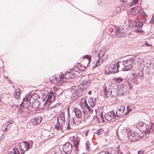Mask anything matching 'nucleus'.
Instances as JSON below:
<instances>
[{"label":"nucleus","instance_id":"obj_1","mask_svg":"<svg viewBox=\"0 0 154 154\" xmlns=\"http://www.w3.org/2000/svg\"><path fill=\"white\" fill-rule=\"evenodd\" d=\"M132 87L129 82L128 81H125L124 83L120 85L118 87L119 95L125 96L128 93V91L131 89Z\"/></svg>","mask_w":154,"mask_h":154},{"label":"nucleus","instance_id":"obj_2","mask_svg":"<svg viewBox=\"0 0 154 154\" xmlns=\"http://www.w3.org/2000/svg\"><path fill=\"white\" fill-rule=\"evenodd\" d=\"M128 14L131 16H134L138 15H141L143 16L144 18H145L147 16L143 10L138 6L132 8L129 10Z\"/></svg>","mask_w":154,"mask_h":154},{"label":"nucleus","instance_id":"obj_3","mask_svg":"<svg viewBox=\"0 0 154 154\" xmlns=\"http://www.w3.org/2000/svg\"><path fill=\"white\" fill-rule=\"evenodd\" d=\"M134 60L132 58H129L123 61V64L125 66L122 69L123 71H127L134 68Z\"/></svg>","mask_w":154,"mask_h":154},{"label":"nucleus","instance_id":"obj_4","mask_svg":"<svg viewBox=\"0 0 154 154\" xmlns=\"http://www.w3.org/2000/svg\"><path fill=\"white\" fill-rule=\"evenodd\" d=\"M39 98V96L38 95L36 94L32 95H26L25 96V97L23 100L22 103H23L27 101V103L30 104V103H33L34 100H37Z\"/></svg>","mask_w":154,"mask_h":154},{"label":"nucleus","instance_id":"obj_5","mask_svg":"<svg viewBox=\"0 0 154 154\" xmlns=\"http://www.w3.org/2000/svg\"><path fill=\"white\" fill-rule=\"evenodd\" d=\"M103 92L104 93V95L105 97H108V95H111L112 96H116L118 94H119L118 88H113L112 90H110V89L109 91H108L107 88L106 87H104Z\"/></svg>","mask_w":154,"mask_h":154},{"label":"nucleus","instance_id":"obj_6","mask_svg":"<svg viewBox=\"0 0 154 154\" xmlns=\"http://www.w3.org/2000/svg\"><path fill=\"white\" fill-rule=\"evenodd\" d=\"M143 23L140 21H135L133 23L132 27L133 30L137 33H142L143 32L142 26Z\"/></svg>","mask_w":154,"mask_h":154},{"label":"nucleus","instance_id":"obj_7","mask_svg":"<svg viewBox=\"0 0 154 154\" xmlns=\"http://www.w3.org/2000/svg\"><path fill=\"white\" fill-rule=\"evenodd\" d=\"M65 122L64 114H60L57 118V124L58 126L56 125L55 128L57 130H62L61 126L64 124Z\"/></svg>","mask_w":154,"mask_h":154},{"label":"nucleus","instance_id":"obj_8","mask_svg":"<svg viewBox=\"0 0 154 154\" xmlns=\"http://www.w3.org/2000/svg\"><path fill=\"white\" fill-rule=\"evenodd\" d=\"M27 102V101H26L23 103H22L21 105H23V106L26 107V109L29 110H30L32 108H37L39 106V102L38 101L35 102L33 103H30V104H28Z\"/></svg>","mask_w":154,"mask_h":154},{"label":"nucleus","instance_id":"obj_9","mask_svg":"<svg viewBox=\"0 0 154 154\" xmlns=\"http://www.w3.org/2000/svg\"><path fill=\"white\" fill-rule=\"evenodd\" d=\"M128 136L129 139L131 142H134L136 141L140 137L139 134L131 131H129Z\"/></svg>","mask_w":154,"mask_h":154},{"label":"nucleus","instance_id":"obj_10","mask_svg":"<svg viewBox=\"0 0 154 154\" xmlns=\"http://www.w3.org/2000/svg\"><path fill=\"white\" fill-rule=\"evenodd\" d=\"M71 91L72 92L71 98L72 100H75L80 97L82 94V91L81 89H78L74 90V88H72Z\"/></svg>","mask_w":154,"mask_h":154},{"label":"nucleus","instance_id":"obj_11","mask_svg":"<svg viewBox=\"0 0 154 154\" xmlns=\"http://www.w3.org/2000/svg\"><path fill=\"white\" fill-rule=\"evenodd\" d=\"M50 79L51 81L52 82L57 85L61 84L63 83L62 81L63 79L61 75L60 76V75L58 76L55 75L51 76Z\"/></svg>","mask_w":154,"mask_h":154},{"label":"nucleus","instance_id":"obj_12","mask_svg":"<svg viewBox=\"0 0 154 154\" xmlns=\"http://www.w3.org/2000/svg\"><path fill=\"white\" fill-rule=\"evenodd\" d=\"M147 127L145 123V126L144 125H143V127H141L140 130L143 134L142 136V138L143 139H145L148 137L150 134V131L147 129Z\"/></svg>","mask_w":154,"mask_h":154},{"label":"nucleus","instance_id":"obj_13","mask_svg":"<svg viewBox=\"0 0 154 154\" xmlns=\"http://www.w3.org/2000/svg\"><path fill=\"white\" fill-rule=\"evenodd\" d=\"M119 62L117 61L113 65H111L109 69V71L111 73H116L119 72L118 68L119 67Z\"/></svg>","mask_w":154,"mask_h":154},{"label":"nucleus","instance_id":"obj_14","mask_svg":"<svg viewBox=\"0 0 154 154\" xmlns=\"http://www.w3.org/2000/svg\"><path fill=\"white\" fill-rule=\"evenodd\" d=\"M63 149L65 154H69L72 151V146L69 143H67L63 145Z\"/></svg>","mask_w":154,"mask_h":154},{"label":"nucleus","instance_id":"obj_15","mask_svg":"<svg viewBox=\"0 0 154 154\" xmlns=\"http://www.w3.org/2000/svg\"><path fill=\"white\" fill-rule=\"evenodd\" d=\"M107 57L106 54H98L97 56L98 59L97 60V62L96 63V66L100 65L102 62L104 61Z\"/></svg>","mask_w":154,"mask_h":154},{"label":"nucleus","instance_id":"obj_16","mask_svg":"<svg viewBox=\"0 0 154 154\" xmlns=\"http://www.w3.org/2000/svg\"><path fill=\"white\" fill-rule=\"evenodd\" d=\"M124 29V27L122 26L120 27L119 28L115 29V34L118 37H120L122 36L125 37V35L124 34L125 32Z\"/></svg>","mask_w":154,"mask_h":154},{"label":"nucleus","instance_id":"obj_17","mask_svg":"<svg viewBox=\"0 0 154 154\" xmlns=\"http://www.w3.org/2000/svg\"><path fill=\"white\" fill-rule=\"evenodd\" d=\"M79 138L78 137H74L72 139V141L73 142L74 146L75 148V151L73 152L72 153L69 154H77V152L78 151V146L79 144Z\"/></svg>","mask_w":154,"mask_h":154},{"label":"nucleus","instance_id":"obj_18","mask_svg":"<svg viewBox=\"0 0 154 154\" xmlns=\"http://www.w3.org/2000/svg\"><path fill=\"white\" fill-rule=\"evenodd\" d=\"M104 117L105 119L107 121H110L113 119L116 118L115 112L114 110H112L106 113L104 115Z\"/></svg>","mask_w":154,"mask_h":154},{"label":"nucleus","instance_id":"obj_19","mask_svg":"<svg viewBox=\"0 0 154 154\" xmlns=\"http://www.w3.org/2000/svg\"><path fill=\"white\" fill-rule=\"evenodd\" d=\"M73 112L75 113L76 117L79 119L81 118L83 115L82 111L77 107L73 108Z\"/></svg>","mask_w":154,"mask_h":154},{"label":"nucleus","instance_id":"obj_20","mask_svg":"<svg viewBox=\"0 0 154 154\" xmlns=\"http://www.w3.org/2000/svg\"><path fill=\"white\" fill-rule=\"evenodd\" d=\"M125 109V108L124 106H120L119 109H118L115 112L116 118H118L122 116Z\"/></svg>","mask_w":154,"mask_h":154},{"label":"nucleus","instance_id":"obj_21","mask_svg":"<svg viewBox=\"0 0 154 154\" xmlns=\"http://www.w3.org/2000/svg\"><path fill=\"white\" fill-rule=\"evenodd\" d=\"M42 120V117L40 116H38L32 119L31 122L32 125H35L37 124H38L40 123Z\"/></svg>","mask_w":154,"mask_h":154},{"label":"nucleus","instance_id":"obj_22","mask_svg":"<svg viewBox=\"0 0 154 154\" xmlns=\"http://www.w3.org/2000/svg\"><path fill=\"white\" fill-rule=\"evenodd\" d=\"M13 123V122L12 121L10 120L6 123L5 122L4 123L2 127V129L3 131H5L7 130L8 127H9V128L11 127V124Z\"/></svg>","mask_w":154,"mask_h":154},{"label":"nucleus","instance_id":"obj_23","mask_svg":"<svg viewBox=\"0 0 154 154\" xmlns=\"http://www.w3.org/2000/svg\"><path fill=\"white\" fill-rule=\"evenodd\" d=\"M70 75H71V71L70 72H67L65 73L64 75H61L62 77V81L63 82V83L65 82L66 81V80L67 79H71L70 78Z\"/></svg>","mask_w":154,"mask_h":154},{"label":"nucleus","instance_id":"obj_24","mask_svg":"<svg viewBox=\"0 0 154 154\" xmlns=\"http://www.w3.org/2000/svg\"><path fill=\"white\" fill-rule=\"evenodd\" d=\"M80 84L81 85L85 86V88H87L90 85L91 81L88 79H85L82 81Z\"/></svg>","mask_w":154,"mask_h":154},{"label":"nucleus","instance_id":"obj_25","mask_svg":"<svg viewBox=\"0 0 154 154\" xmlns=\"http://www.w3.org/2000/svg\"><path fill=\"white\" fill-rule=\"evenodd\" d=\"M96 120L98 123L104 122V116L102 113H100L98 116V117L96 118Z\"/></svg>","mask_w":154,"mask_h":154},{"label":"nucleus","instance_id":"obj_26","mask_svg":"<svg viewBox=\"0 0 154 154\" xmlns=\"http://www.w3.org/2000/svg\"><path fill=\"white\" fill-rule=\"evenodd\" d=\"M106 154H115V150L112 148H109L106 149L104 151Z\"/></svg>","mask_w":154,"mask_h":154},{"label":"nucleus","instance_id":"obj_27","mask_svg":"<svg viewBox=\"0 0 154 154\" xmlns=\"http://www.w3.org/2000/svg\"><path fill=\"white\" fill-rule=\"evenodd\" d=\"M82 111L83 113L82 116H83V120L85 122L86 120L88 118V112L86 111L85 109H82Z\"/></svg>","mask_w":154,"mask_h":154},{"label":"nucleus","instance_id":"obj_28","mask_svg":"<svg viewBox=\"0 0 154 154\" xmlns=\"http://www.w3.org/2000/svg\"><path fill=\"white\" fill-rule=\"evenodd\" d=\"M20 89H17L15 91V92L14 94V97L17 99H18L20 97Z\"/></svg>","mask_w":154,"mask_h":154},{"label":"nucleus","instance_id":"obj_29","mask_svg":"<svg viewBox=\"0 0 154 154\" xmlns=\"http://www.w3.org/2000/svg\"><path fill=\"white\" fill-rule=\"evenodd\" d=\"M29 145V142L27 141L23 142V146L26 151L29 150L30 148Z\"/></svg>","mask_w":154,"mask_h":154},{"label":"nucleus","instance_id":"obj_30","mask_svg":"<svg viewBox=\"0 0 154 154\" xmlns=\"http://www.w3.org/2000/svg\"><path fill=\"white\" fill-rule=\"evenodd\" d=\"M121 9L119 7H117L114 10L113 13V15L115 16L116 15L121 12Z\"/></svg>","mask_w":154,"mask_h":154},{"label":"nucleus","instance_id":"obj_31","mask_svg":"<svg viewBox=\"0 0 154 154\" xmlns=\"http://www.w3.org/2000/svg\"><path fill=\"white\" fill-rule=\"evenodd\" d=\"M132 75L134 76H135L137 78H139L140 79H141V77H143V73H142V72H140L137 74H136V73H133L132 74ZM143 78H142V79H143Z\"/></svg>","mask_w":154,"mask_h":154},{"label":"nucleus","instance_id":"obj_32","mask_svg":"<svg viewBox=\"0 0 154 154\" xmlns=\"http://www.w3.org/2000/svg\"><path fill=\"white\" fill-rule=\"evenodd\" d=\"M88 102L90 106L93 107L96 103L95 99L94 98H91L89 100Z\"/></svg>","mask_w":154,"mask_h":154},{"label":"nucleus","instance_id":"obj_33","mask_svg":"<svg viewBox=\"0 0 154 154\" xmlns=\"http://www.w3.org/2000/svg\"><path fill=\"white\" fill-rule=\"evenodd\" d=\"M68 118L67 119V120L66 121V129L67 130H69L71 129V128L70 126V120H69V112H68Z\"/></svg>","mask_w":154,"mask_h":154},{"label":"nucleus","instance_id":"obj_34","mask_svg":"<svg viewBox=\"0 0 154 154\" xmlns=\"http://www.w3.org/2000/svg\"><path fill=\"white\" fill-rule=\"evenodd\" d=\"M8 154H20L19 152L18 148H15L13 149L12 151L9 152Z\"/></svg>","mask_w":154,"mask_h":154},{"label":"nucleus","instance_id":"obj_35","mask_svg":"<svg viewBox=\"0 0 154 154\" xmlns=\"http://www.w3.org/2000/svg\"><path fill=\"white\" fill-rule=\"evenodd\" d=\"M144 125L145 126V123L143 122H140L137 124V127L140 130L141 127Z\"/></svg>","mask_w":154,"mask_h":154},{"label":"nucleus","instance_id":"obj_36","mask_svg":"<svg viewBox=\"0 0 154 154\" xmlns=\"http://www.w3.org/2000/svg\"><path fill=\"white\" fill-rule=\"evenodd\" d=\"M20 108L18 110V113H21L23 112L24 111L25 108H26V107L24 106H23V105H21V104H20Z\"/></svg>","mask_w":154,"mask_h":154},{"label":"nucleus","instance_id":"obj_37","mask_svg":"<svg viewBox=\"0 0 154 154\" xmlns=\"http://www.w3.org/2000/svg\"><path fill=\"white\" fill-rule=\"evenodd\" d=\"M73 122L74 125H77L81 123V120L80 118L79 119L77 120L73 119Z\"/></svg>","mask_w":154,"mask_h":154},{"label":"nucleus","instance_id":"obj_38","mask_svg":"<svg viewBox=\"0 0 154 154\" xmlns=\"http://www.w3.org/2000/svg\"><path fill=\"white\" fill-rule=\"evenodd\" d=\"M71 75H70V78L71 79L74 78L76 76L75 72L73 70H70Z\"/></svg>","mask_w":154,"mask_h":154},{"label":"nucleus","instance_id":"obj_39","mask_svg":"<svg viewBox=\"0 0 154 154\" xmlns=\"http://www.w3.org/2000/svg\"><path fill=\"white\" fill-rule=\"evenodd\" d=\"M137 78L135 76H134L131 79V81L134 84H137L138 82L137 81Z\"/></svg>","mask_w":154,"mask_h":154},{"label":"nucleus","instance_id":"obj_40","mask_svg":"<svg viewBox=\"0 0 154 154\" xmlns=\"http://www.w3.org/2000/svg\"><path fill=\"white\" fill-rule=\"evenodd\" d=\"M116 82L119 83L122 82L124 80V79H122L120 77L117 78L116 79Z\"/></svg>","mask_w":154,"mask_h":154},{"label":"nucleus","instance_id":"obj_41","mask_svg":"<svg viewBox=\"0 0 154 154\" xmlns=\"http://www.w3.org/2000/svg\"><path fill=\"white\" fill-rule=\"evenodd\" d=\"M90 143L89 141H88L86 143V150L87 151H89L90 150Z\"/></svg>","mask_w":154,"mask_h":154},{"label":"nucleus","instance_id":"obj_42","mask_svg":"<svg viewBox=\"0 0 154 154\" xmlns=\"http://www.w3.org/2000/svg\"><path fill=\"white\" fill-rule=\"evenodd\" d=\"M52 97V94L51 93L49 94L48 95V97L45 102V103H47V102L48 100H51V99Z\"/></svg>","mask_w":154,"mask_h":154},{"label":"nucleus","instance_id":"obj_43","mask_svg":"<svg viewBox=\"0 0 154 154\" xmlns=\"http://www.w3.org/2000/svg\"><path fill=\"white\" fill-rule=\"evenodd\" d=\"M138 1L139 0H133L131 3L130 5L131 6H132L133 5L136 4L137 3Z\"/></svg>","mask_w":154,"mask_h":154},{"label":"nucleus","instance_id":"obj_44","mask_svg":"<svg viewBox=\"0 0 154 154\" xmlns=\"http://www.w3.org/2000/svg\"><path fill=\"white\" fill-rule=\"evenodd\" d=\"M87 109L88 111L90 112H92L93 110L91 109L89 106H87V107L85 108V109Z\"/></svg>","mask_w":154,"mask_h":154},{"label":"nucleus","instance_id":"obj_45","mask_svg":"<svg viewBox=\"0 0 154 154\" xmlns=\"http://www.w3.org/2000/svg\"><path fill=\"white\" fill-rule=\"evenodd\" d=\"M144 45H146V46H152V44L151 43H149L147 41H146L144 44Z\"/></svg>","mask_w":154,"mask_h":154},{"label":"nucleus","instance_id":"obj_46","mask_svg":"<svg viewBox=\"0 0 154 154\" xmlns=\"http://www.w3.org/2000/svg\"><path fill=\"white\" fill-rule=\"evenodd\" d=\"M83 57L85 58H86L88 59V60L89 61V63L90 62L91 60V57L89 55H85Z\"/></svg>","mask_w":154,"mask_h":154},{"label":"nucleus","instance_id":"obj_47","mask_svg":"<svg viewBox=\"0 0 154 154\" xmlns=\"http://www.w3.org/2000/svg\"><path fill=\"white\" fill-rule=\"evenodd\" d=\"M19 148L20 149L21 153V154H23L25 152V151H26L25 150H24L22 148H21V146L20 145L19 146Z\"/></svg>","mask_w":154,"mask_h":154},{"label":"nucleus","instance_id":"obj_48","mask_svg":"<svg viewBox=\"0 0 154 154\" xmlns=\"http://www.w3.org/2000/svg\"><path fill=\"white\" fill-rule=\"evenodd\" d=\"M121 2V4L124 7H125L126 5L125 4V0H120Z\"/></svg>","mask_w":154,"mask_h":154},{"label":"nucleus","instance_id":"obj_49","mask_svg":"<svg viewBox=\"0 0 154 154\" xmlns=\"http://www.w3.org/2000/svg\"><path fill=\"white\" fill-rule=\"evenodd\" d=\"M127 109L128 111L126 113H124L125 115H126V114H128L129 113V112H131L132 110L130 108V107H128V106H127Z\"/></svg>","mask_w":154,"mask_h":154},{"label":"nucleus","instance_id":"obj_50","mask_svg":"<svg viewBox=\"0 0 154 154\" xmlns=\"http://www.w3.org/2000/svg\"><path fill=\"white\" fill-rule=\"evenodd\" d=\"M103 132V130L102 129H99L97 131V134H100Z\"/></svg>","mask_w":154,"mask_h":154},{"label":"nucleus","instance_id":"obj_51","mask_svg":"<svg viewBox=\"0 0 154 154\" xmlns=\"http://www.w3.org/2000/svg\"><path fill=\"white\" fill-rule=\"evenodd\" d=\"M10 106H11L13 108H14V109H16L17 108L18 106L17 105H15L14 104H12V105H10Z\"/></svg>","mask_w":154,"mask_h":154},{"label":"nucleus","instance_id":"obj_52","mask_svg":"<svg viewBox=\"0 0 154 154\" xmlns=\"http://www.w3.org/2000/svg\"><path fill=\"white\" fill-rule=\"evenodd\" d=\"M29 146H30V147H32V146H33V142L32 141H30V142H29Z\"/></svg>","mask_w":154,"mask_h":154},{"label":"nucleus","instance_id":"obj_53","mask_svg":"<svg viewBox=\"0 0 154 154\" xmlns=\"http://www.w3.org/2000/svg\"><path fill=\"white\" fill-rule=\"evenodd\" d=\"M84 104L85 105V108L84 109L83 108L82 109H85V108L87 107V106H88L86 101H84Z\"/></svg>","mask_w":154,"mask_h":154},{"label":"nucleus","instance_id":"obj_54","mask_svg":"<svg viewBox=\"0 0 154 154\" xmlns=\"http://www.w3.org/2000/svg\"><path fill=\"white\" fill-rule=\"evenodd\" d=\"M144 153L143 151H138V154H143Z\"/></svg>","mask_w":154,"mask_h":154},{"label":"nucleus","instance_id":"obj_55","mask_svg":"<svg viewBox=\"0 0 154 154\" xmlns=\"http://www.w3.org/2000/svg\"><path fill=\"white\" fill-rule=\"evenodd\" d=\"M97 0V3H98V4L99 5H100V4L102 2L101 0Z\"/></svg>","mask_w":154,"mask_h":154},{"label":"nucleus","instance_id":"obj_56","mask_svg":"<svg viewBox=\"0 0 154 154\" xmlns=\"http://www.w3.org/2000/svg\"><path fill=\"white\" fill-rule=\"evenodd\" d=\"M104 74L106 75H108L109 74V72L106 70L104 71Z\"/></svg>","mask_w":154,"mask_h":154},{"label":"nucleus","instance_id":"obj_57","mask_svg":"<svg viewBox=\"0 0 154 154\" xmlns=\"http://www.w3.org/2000/svg\"><path fill=\"white\" fill-rule=\"evenodd\" d=\"M99 154H106L104 151L100 152Z\"/></svg>","mask_w":154,"mask_h":154},{"label":"nucleus","instance_id":"obj_58","mask_svg":"<svg viewBox=\"0 0 154 154\" xmlns=\"http://www.w3.org/2000/svg\"><path fill=\"white\" fill-rule=\"evenodd\" d=\"M154 144V140H153L152 141H151V143H150V145H152Z\"/></svg>","mask_w":154,"mask_h":154},{"label":"nucleus","instance_id":"obj_59","mask_svg":"<svg viewBox=\"0 0 154 154\" xmlns=\"http://www.w3.org/2000/svg\"><path fill=\"white\" fill-rule=\"evenodd\" d=\"M117 154H123V153L121 152H118Z\"/></svg>","mask_w":154,"mask_h":154},{"label":"nucleus","instance_id":"obj_60","mask_svg":"<svg viewBox=\"0 0 154 154\" xmlns=\"http://www.w3.org/2000/svg\"><path fill=\"white\" fill-rule=\"evenodd\" d=\"M88 94H89V95H90L91 94V91H89L88 92Z\"/></svg>","mask_w":154,"mask_h":154},{"label":"nucleus","instance_id":"obj_61","mask_svg":"<svg viewBox=\"0 0 154 154\" xmlns=\"http://www.w3.org/2000/svg\"><path fill=\"white\" fill-rule=\"evenodd\" d=\"M151 20H152L153 21H154V16L152 17Z\"/></svg>","mask_w":154,"mask_h":154},{"label":"nucleus","instance_id":"obj_62","mask_svg":"<svg viewBox=\"0 0 154 154\" xmlns=\"http://www.w3.org/2000/svg\"><path fill=\"white\" fill-rule=\"evenodd\" d=\"M126 154H130V153L129 152H127Z\"/></svg>","mask_w":154,"mask_h":154}]
</instances>
